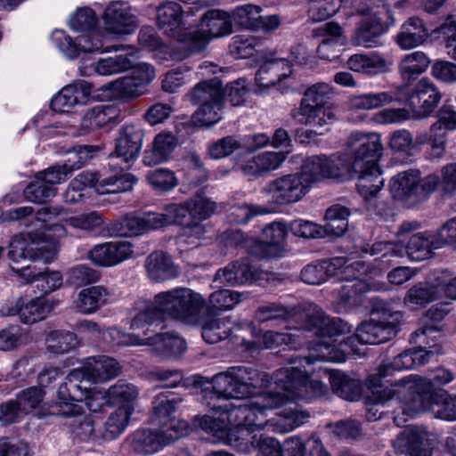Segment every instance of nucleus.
Here are the masks:
<instances>
[{
  "instance_id": "obj_23",
  "label": "nucleus",
  "mask_w": 456,
  "mask_h": 456,
  "mask_svg": "<svg viewBox=\"0 0 456 456\" xmlns=\"http://www.w3.org/2000/svg\"><path fill=\"white\" fill-rule=\"evenodd\" d=\"M103 29L108 34L126 35L133 33L138 27L136 15L132 8L123 1H114L108 4L102 15Z\"/></svg>"
},
{
  "instance_id": "obj_16",
  "label": "nucleus",
  "mask_w": 456,
  "mask_h": 456,
  "mask_svg": "<svg viewBox=\"0 0 456 456\" xmlns=\"http://www.w3.org/2000/svg\"><path fill=\"white\" fill-rule=\"evenodd\" d=\"M130 77H124L106 86L110 97L114 99L136 98L145 93L146 86L155 78V69L152 65L142 62L133 67Z\"/></svg>"
},
{
  "instance_id": "obj_53",
  "label": "nucleus",
  "mask_w": 456,
  "mask_h": 456,
  "mask_svg": "<svg viewBox=\"0 0 456 456\" xmlns=\"http://www.w3.org/2000/svg\"><path fill=\"white\" fill-rule=\"evenodd\" d=\"M418 177L419 172L411 169L395 175L389 183L394 200H403L417 195Z\"/></svg>"
},
{
  "instance_id": "obj_44",
  "label": "nucleus",
  "mask_w": 456,
  "mask_h": 456,
  "mask_svg": "<svg viewBox=\"0 0 456 456\" xmlns=\"http://www.w3.org/2000/svg\"><path fill=\"white\" fill-rule=\"evenodd\" d=\"M145 267L150 279L159 282L171 280L178 275L171 257L163 251H154L145 261Z\"/></svg>"
},
{
  "instance_id": "obj_7",
  "label": "nucleus",
  "mask_w": 456,
  "mask_h": 456,
  "mask_svg": "<svg viewBox=\"0 0 456 456\" xmlns=\"http://www.w3.org/2000/svg\"><path fill=\"white\" fill-rule=\"evenodd\" d=\"M98 18L89 7L77 8L70 14L69 28L82 35L74 40L64 30L55 29L51 36L53 45L67 58H77L81 53L101 51L103 35L96 28Z\"/></svg>"
},
{
  "instance_id": "obj_8",
  "label": "nucleus",
  "mask_w": 456,
  "mask_h": 456,
  "mask_svg": "<svg viewBox=\"0 0 456 456\" xmlns=\"http://www.w3.org/2000/svg\"><path fill=\"white\" fill-rule=\"evenodd\" d=\"M319 341L309 346V355L305 357L290 358V367L277 370L273 374V380L277 388L289 394V397L296 400L312 399L324 395L328 387L322 381L309 377L307 371L301 368L314 363L315 361L327 362L312 356L311 348Z\"/></svg>"
},
{
  "instance_id": "obj_26",
  "label": "nucleus",
  "mask_w": 456,
  "mask_h": 456,
  "mask_svg": "<svg viewBox=\"0 0 456 456\" xmlns=\"http://www.w3.org/2000/svg\"><path fill=\"white\" fill-rule=\"evenodd\" d=\"M288 232L281 223H272L263 230V240L254 243L251 253L258 258L281 257L285 251Z\"/></svg>"
},
{
  "instance_id": "obj_40",
  "label": "nucleus",
  "mask_w": 456,
  "mask_h": 456,
  "mask_svg": "<svg viewBox=\"0 0 456 456\" xmlns=\"http://www.w3.org/2000/svg\"><path fill=\"white\" fill-rule=\"evenodd\" d=\"M291 64L285 58H273L265 61L256 74L259 86L269 87L281 82L291 74Z\"/></svg>"
},
{
  "instance_id": "obj_21",
  "label": "nucleus",
  "mask_w": 456,
  "mask_h": 456,
  "mask_svg": "<svg viewBox=\"0 0 456 456\" xmlns=\"http://www.w3.org/2000/svg\"><path fill=\"white\" fill-rule=\"evenodd\" d=\"M340 280L346 281L339 289V300L344 305L350 306L359 304V297L369 291L368 283L361 276L367 273V267L361 262L356 261L346 264L339 271Z\"/></svg>"
},
{
  "instance_id": "obj_14",
  "label": "nucleus",
  "mask_w": 456,
  "mask_h": 456,
  "mask_svg": "<svg viewBox=\"0 0 456 456\" xmlns=\"http://www.w3.org/2000/svg\"><path fill=\"white\" fill-rule=\"evenodd\" d=\"M136 181L132 174L103 177L97 172L84 171L70 182L68 194H70L71 191L79 192L87 188L98 195L120 193L131 191Z\"/></svg>"
},
{
  "instance_id": "obj_38",
  "label": "nucleus",
  "mask_w": 456,
  "mask_h": 456,
  "mask_svg": "<svg viewBox=\"0 0 456 456\" xmlns=\"http://www.w3.org/2000/svg\"><path fill=\"white\" fill-rule=\"evenodd\" d=\"M81 370L84 372V379L101 383L117 377L120 371V365L114 358L99 355L90 358L85 369Z\"/></svg>"
},
{
  "instance_id": "obj_62",
  "label": "nucleus",
  "mask_w": 456,
  "mask_h": 456,
  "mask_svg": "<svg viewBox=\"0 0 456 456\" xmlns=\"http://www.w3.org/2000/svg\"><path fill=\"white\" fill-rule=\"evenodd\" d=\"M133 67V62L127 54L100 59L91 69L101 76H111L124 72Z\"/></svg>"
},
{
  "instance_id": "obj_27",
  "label": "nucleus",
  "mask_w": 456,
  "mask_h": 456,
  "mask_svg": "<svg viewBox=\"0 0 456 456\" xmlns=\"http://www.w3.org/2000/svg\"><path fill=\"white\" fill-rule=\"evenodd\" d=\"M450 312L449 305L437 304L430 307L423 315L420 321V327L416 330L411 338L414 344L429 345L439 343L440 328L438 324Z\"/></svg>"
},
{
  "instance_id": "obj_2",
  "label": "nucleus",
  "mask_w": 456,
  "mask_h": 456,
  "mask_svg": "<svg viewBox=\"0 0 456 456\" xmlns=\"http://www.w3.org/2000/svg\"><path fill=\"white\" fill-rule=\"evenodd\" d=\"M33 212L36 215L31 217V224L27 226V230L14 236L9 244L8 256L15 263L26 259L52 262L57 256L60 240L67 235L63 224H47L53 213L45 207L37 209L31 207L10 209L5 213V219L20 220Z\"/></svg>"
},
{
  "instance_id": "obj_30",
  "label": "nucleus",
  "mask_w": 456,
  "mask_h": 456,
  "mask_svg": "<svg viewBox=\"0 0 456 456\" xmlns=\"http://www.w3.org/2000/svg\"><path fill=\"white\" fill-rule=\"evenodd\" d=\"M115 299L114 289L103 285H94L82 289L73 301L77 312L89 315Z\"/></svg>"
},
{
  "instance_id": "obj_58",
  "label": "nucleus",
  "mask_w": 456,
  "mask_h": 456,
  "mask_svg": "<svg viewBox=\"0 0 456 456\" xmlns=\"http://www.w3.org/2000/svg\"><path fill=\"white\" fill-rule=\"evenodd\" d=\"M356 247L365 254L380 255V258L387 263H390L394 257L404 256V246L400 241L383 240L376 241L371 245L366 242Z\"/></svg>"
},
{
  "instance_id": "obj_47",
  "label": "nucleus",
  "mask_w": 456,
  "mask_h": 456,
  "mask_svg": "<svg viewBox=\"0 0 456 456\" xmlns=\"http://www.w3.org/2000/svg\"><path fill=\"white\" fill-rule=\"evenodd\" d=\"M347 67L358 73L375 76L387 72L389 69V62L381 55L371 54H354L347 60Z\"/></svg>"
},
{
  "instance_id": "obj_55",
  "label": "nucleus",
  "mask_w": 456,
  "mask_h": 456,
  "mask_svg": "<svg viewBox=\"0 0 456 456\" xmlns=\"http://www.w3.org/2000/svg\"><path fill=\"white\" fill-rule=\"evenodd\" d=\"M57 305V302L46 298H37L27 303L22 299L20 319L23 323L31 324L47 317Z\"/></svg>"
},
{
  "instance_id": "obj_34",
  "label": "nucleus",
  "mask_w": 456,
  "mask_h": 456,
  "mask_svg": "<svg viewBox=\"0 0 456 456\" xmlns=\"http://www.w3.org/2000/svg\"><path fill=\"white\" fill-rule=\"evenodd\" d=\"M191 214L188 224H178L183 226V236L188 239V243H192V239L203 238L206 231L200 221L209 217L215 210V201H183Z\"/></svg>"
},
{
  "instance_id": "obj_46",
  "label": "nucleus",
  "mask_w": 456,
  "mask_h": 456,
  "mask_svg": "<svg viewBox=\"0 0 456 456\" xmlns=\"http://www.w3.org/2000/svg\"><path fill=\"white\" fill-rule=\"evenodd\" d=\"M387 28L381 21H372L370 18H363L354 33L353 44L365 48L377 47L381 45L380 37Z\"/></svg>"
},
{
  "instance_id": "obj_36",
  "label": "nucleus",
  "mask_w": 456,
  "mask_h": 456,
  "mask_svg": "<svg viewBox=\"0 0 456 456\" xmlns=\"http://www.w3.org/2000/svg\"><path fill=\"white\" fill-rule=\"evenodd\" d=\"M183 203V201H179L169 204L165 213L144 214L146 231L159 229L173 224H188L191 214Z\"/></svg>"
},
{
  "instance_id": "obj_31",
  "label": "nucleus",
  "mask_w": 456,
  "mask_h": 456,
  "mask_svg": "<svg viewBox=\"0 0 456 456\" xmlns=\"http://www.w3.org/2000/svg\"><path fill=\"white\" fill-rule=\"evenodd\" d=\"M177 436L178 433L175 432L166 434L159 429L156 432L149 429H139L129 436L128 443L136 453L150 455L177 441Z\"/></svg>"
},
{
  "instance_id": "obj_15",
  "label": "nucleus",
  "mask_w": 456,
  "mask_h": 456,
  "mask_svg": "<svg viewBox=\"0 0 456 456\" xmlns=\"http://www.w3.org/2000/svg\"><path fill=\"white\" fill-rule=\"evenodd\" d=\"M438 436L424 426H412L402 431L394 441L395 449L408 456H432Z\"/></svg>"
},
{
  "instance_id": "obj_41",
  "label": "nucleus",
  "mask_w": 456,
  "mask_h": 456,
  "mask_svg": "<svg viewBox=\"0 0 456 456\" xmlns=\"http://www.w3.org/2000/svg\"><path fill=\"white\" fill-rule=\"evenodd\" d=\"M428 29L419 17H410L401 28L396 36V43L404 50L415 48L422 45L428 38Z\"/></svg>"
},
{
  "instance_id": "obj_11",
  "label": "nucleus",
  "mask_w": 456,
  "mask_h": 456,
  "mask_svg": "<svg viewBox=\"0 0 456 456\" xmlns=\"http://www.w3.org/2000/svg\"><path fill=\"white\" fill-rule=\"evenodd\" d=\"M191 101L200 107L192 116L200 126L216 124L222 118L224 98L222 82L217 78L198 83L190 93Z\"/></svg>"
},
{
  "instance_id": "obj_45",
  "label": "nucleus",
  "mask_w": 456,
  "mask_h": 456,
  "mask_svg": "<svg viewBox=\"0 0 456 456\" xmlns=\"http://www.w3.org/2000/svg\"><path fill=\"white\" fill-rule=\"evenodd\" d=\"M442 297L440 285L435 281V270L428 276V283H418L406 293L403 302L410 306H424Z\"/></svg>"
},
{
  "instance_id": "obj_9",
  "label": "nucleus",
  "mask_w": 456,
  "mask_h": 456,
  "mask_svg": "<svg viewBox=\"0 0 456 456\" xmlns=\"http://www.w3.org/2000/svg\"><path fill=\"white\" fill-rule=\"evenodd\" d=\"M334 94L331 85L319 82L309 86L304 93L299 108L292 111V116L301 124L313 127H324L336 119L330 96Z\"/></svg>"
},
{
  "instance_id": "obj_48",
  "label": "nucleus",
  "mask_w": 456,
  "mask_h": 456,
  "mask_svg": "<svg viewBox=\"0 0 456 456\" xmlns=\"http://www.w3.org/2000/svg\"><path fill=\"white\" fill-rule=\"evenodd\" d=\"M118 110L113 105H97L89 110L82 118L81 134H86L115 120Z\"/></svg>"
},
{
  "instance_id": "obj_57",
  "label": "nucleus",
  "mask_w": 456,
  "mask_h": 456,
  "mask_svg": "<svg viewBox=\"0 0 456 456\" xmlns=\"http://www.w3.org/2000/svg\"><path fill=\"white\" fill-rule=\"evenodd\" d=\"M395 97L389 92L367 93L351 95L348 106L355 110H371L391 103Z\"/></svg>"
},
{
  "instance_id": "obj_3",
  "label": "nucleus",
  "mask_w": 456,
  "mask_h": 456,
  "mask_svg": "<svg viewBox=\"0 0 456 456\" xmlns=\"http://www.w3.org/2000/svg\"><path fill=\"white\" fill-rule=\"evenodd\" d=\"M205 305V298L186 287L160 292L155 296L153 302L140 299L135 303L137 313L131 322V329H143L161 322L165 314L186 325H196L200 321Z\"/></svg>"
},
{
  "instance_id": "obj_28",
  "label": "nucleus",
  "mask_w": 456,
  "mask_h": 456,
  "mask_svg": "<svg viewBox=\"0 0 456 456\" xmlns=\"http://www.w3.org/2000/svg\"><path fill=\"white\" fill-rule=\"evenodd\" d=\"M267 273L251 265L247 261H236L229 264L216 273V281L230 286L248 285L264 281Z\"/></svg>"
},
{
  "instance_id": "obj_13",
  "label": "nucleus",
  "mask_w": 456,
  "mask_h": 456,
  "mask_svg": "<svg viewBox=\"0 0 456 456\" xmlns=\"http://www.w3.org/2000/svg\"><path fill=\"white\" fill-rule=\"evenodd\" d=\"M232 32V17L221 10H209L200 20L198 29L189 34L184 58L202 52L213 38L228 36Z\"/></svg>"
},
{
  "instance_id": "obj_60",
  "label": "nucleus",
  "mask_w": 456,
  "mask_h": 456,
  "mask_svg": "<svg viewBox=\"0 0 456 456\" xmlns=\"http://www.w3.org/2000/svg\"><path fill=\"white\" fill-rule=\"evenodd\" d=\"M262 430H250L252 438V445L248 451H240L248 453L253 449H257L256 456H284L283 448L281 443L274 437L257 435Z\"/></svg>"
},
{
  "instance_id": "obj_51",
  "label": "nucleus",
  "mask_w": 456,
  "mask_h": 456,
  "mask_svg": "<svg viewBox=\"0 0 456 456\" xmlns=\"http://www.w3.org/2000/svg\"><path fill=\"white\" fill-rule=\"evenodd\" d=\"M67 223L73 228L80 229L97 236L105 237L112 235L110 228L105 224L103 216L97 211L71 216L67 219Z\"/></svg>"
},
{
  "instance_id": "obj_37",
  "label": "nucleus",
  "mask_w": 456,
  "mask_h": 456,
  "mask_svg": "<svg viewBox=\"0 0 456 456\" xmlns=\"http://www.w3.org/2000/svg\"><path fill=\"white\" fill-rule=\"evenodd\" d=\"M347 260L344 256H337L322 260L316 265H308L301 271V280L309 285H321L329 277L339 274Z\"/></svg>"
},
{
  "instance_id": "obj_19",
  "label": "nucleus",
  "mask_w": 456,
  "mask_h": 456,
  "mask_svg": "<svg viewBox=\"0 0 456 456\" xmlns=\"http://www.w3.org/2000/svg\"><path fill=\"white\" fill-rule=\"evenodd\" d=\"M193 13L192 8L184 11L175 2H167L157 10V22L160 29L167 36L177 39L186 50L191 30H188V21L185 15Z\"/></svg>"
},
{
  "instance_id": "obj_1",
  "label": "nucleus",
  "mask_w": 456,
  "mask_h": 456,
  "mask_svg": "<svg viewBox=\"0 0 456 456\" xmlns=\"http://www.w3.org/2000/svg\"><path fill=\"white\" fill-rule=\"evenodd\" d=\"M261 373L251 366L236 365L218 372L212 378V389L204 391V400L217 418L204 415L195 419V425L213 437V442L226 441L238 451H248L252 445L250 430L246 421L239 419L238 410L251 408V403L233 405L230 399L252 397L262 386Z\"/></svg>"
},
{
  "instance_id": "obj_59",
  "label": "nucleus",
  "mask_w": 456,
  "mask_h": 456,
  "mask_svg": "<svg viewBox=\"0 0 456 456\" xmlns=\"http://www.w3.org/2000/svg\"><path fill=\"white\" fill-rule=\"evenodd\" d=\"M75 333L69 330H52L45 338L46 350L54 354H65L77 346Z\"/></svg>"
},
{
  "instance_id": "obj_22",
  "label": "nucleus",
  "mask_w": 456,
  "mask_h": 456,
  "mask_svg": "<svg viewBox=\"0 0 456 456\" xmlns=\"http://www.w3.org/2000/svg\"><path fill=\"white\" fill-rule=\"evenodd\" d=\"M142 144V132L134 125H127L123 128L120 136L117 140L115 152L110 155V167L118 169V159L126 164L120 167L121 170L128 168L130 163L134 161L141 151Z\"/></svg>"
},
{
  "instance_id": "obj_35",
  "label": "nucleus",
  "mask_w": 456,
  "mask_h": 456,
  "mask_svg": "<svg viewBox=\"0 0 456 456\" xmlns=\"http://www.w3.org/2000/svg\"><path fill=\"white\" fill-rule=\"evenodd\" d=\"M91 94V86L79 82L64 86L51 101V108L56 112H68L74 106L86 104Z\"/></svg>"
},
{
  "instance_id": "obj_18",
  "label": "nucleus",
  "mask_w": 456,
  "mask_h": 456,
  "mask_svg": "<svg viewBox=\"0 0 456 456\" xmlns=\"http://www.w3.org/2000/svg\"><path fill=\"white\" fill-rule=\"evenodd\" d=\"M417 390L419 391L418 398L423 403V406L419 409V412L426 411L436 405L437 409L434 410L436 418L453 421L456 419V395L451 396L445 390H436L430 379L418 378Z\"/></svg>"
},
{
  "instance_id": "obj_64",
  "label": "nucleus",
  "mask_w": 456,
  "mask_h": 456,
  "mask_svg": "<svg viewBox=\"0 0 456 456\" xmlns=\"http://www.w3.org/2000/svg\"><path fill=\"white\" fill-rule=\"evenodd\" d=\"M45 392L42 387H30L23 389L16 395L17 403L25 414L40 410L44 404Z\"/></svg>"
},
{
  "instance_id": "obj_43",
  "label": "nucleus",
  "mask_w": 456,
  "mask_h": 456,
  "mask_svg": "<svg viewBox=\"0 0 456 456\" xmlns=\"http://www.w3.org/2000/svg\"><path fill=\"white\" fill-rule=\"evenodd\" d=\"M152 346L153 351L163 358L178 356L186 350L185 340L173 333H158L146 336V344Z\"/></svg>"
},
{
  "instance_id": "obj_5",
  "label": "nucleus",
  "mask_w": 456,
  "mask_h": 456,
  "mask_svg": "<svg viewBox=\"0 0 456 456\" xmlns=\"http://www.w3.org/2000/svg\"><path fill=\"white\" fill-rule=\"evenodd\" d=\"M370 133L353 132L347 137L344 152L327 156H312L303 163V176L309 183L335 179L346 181L354 176V170H361L368 155L362 154Z\"/></svg>"
},
{
  "instance_id": "obj_10",
  "label": "nucleus",
  "mask_w": 456,
  "mask_h": 456,
  "mask_svg": "<svg viewBox=\"0 0 456 456\" xmlns=\"http://www.w3.org/2000/svg\"><path fill=\"white\" fill-rule=\"evenodd\" d=\"M418 379L411 380L402 379L389 387L374 386L367 400L371 404H384L390 400L396 399L400 403L402 416L397 414L394 421L402 426L409 419L419 413L423 406L422 399L418 398Z\"/></svg>"
},
{
  "instance_id": "obj_32",
  "label": "nucleus",
  "mask_w": 456,
  "mask_h": 456,
  "mask_svg": "<svg viewBox=\"0 0 456 456\" xmlns=\"http://www.w3.org/2000/svg\"><path fill=\"white\" fill-rule=\"evenodd\" d=\"M309 179L301 175H288L272 181L267 191L272 198L301 200L309 191Z\"/></svg>"
},
{
  "instance_id": "obj_61",
  "label": "nucleus",
  "mask_w": 456,
  "mask_h": 456,
  "mask_svg": "<svg viewBox=\"0 0 456 456\" xmlns=\"http://www.w3.org/2000/svg\"><path fill=\"white\" fill-rule=\"evenodd\" d=\"M358 12L364 15V18H370L372 21H381L387 27L395 23L393 12L384 0H368L366 7H359Z\"/></svg>"
},
{
  "instance_id": "obj_33",
  "label": "nucleus",
  "mask_w": 456,
  "mask_h": 456,
  "mask_svg": "<svg viewBox=\"0 0 456 456\" xmlns=\"http://www.w3.org/2000/svg\"><path fill=\"white\" fill-rule=\"evenodd\" d=\"M416 345L417 349L407 350L396 355L391 362L390 368L395 370L413 369L426 364L434 355L443 354L440 343Z\"/></svg>"
},
{
  "instance_id": "obj_20",
  "label": "nucleus",
  "mask_w": 456,
  "mask_h": 456,
  "mask_svg": "<svg viewBox=\"0 0 456 456\" xmlns=\"http://www.w3.org/2000/svg\"><path fill=\"white\" fill-rule=\"evenodd\" d=\"M152 422L159 427V430L166 434L178 433L177 440L188 433L187 421L176 418L174 414L177 402L167 395L160 394L153 400Z\"/></svg>"
},
{
  "instance_id": "obj_17",
  "label": "nucleus",
  "mask_w": 456,
  "mask_h": 456,
  "mask_svg": "<svg viewBox=\"0 0 456 456\" xmlns=\"http://www.w3.org/2000/svg\"><path fill=\"white\" fill-rule=\"evenodd\" d=\"M72 173L66 161L62 165H54L40 171L25 188L24 197L26 200L53 198L57 194L56 185L65 182Z\"/></svg>"
},
{
  "instance_id": "obj_12",
  "label": "nucleus",
  "mask_w": 456,
  "mask_h": 456,
  "mask_svg": "<svg viewBox=\"0 0 456 456\" xmlns=\"http://www.w3.org/2000/svg\"><path fill=\"white\" fill-rule=\"evenodd\" d=\"M383 146L380 135L370 133V137L362 154L367 156L361 170H354V175L358 176L357 190L361 197L365 200L377 197L384 185L382 172L379 161L382 156Z\"/></svg>"
},
{
  "instance_id": "obj_56",
  "label": "nucleus",
  "mask_w": 456,
  "mask_h": 456,
  "mask_svg": "<svg viewBox=\"0 0 456 456\" xmlns=\"http://www.w3.org/2000/svg\"><path fill=\"white\" fill-rule=\"evenodd\" d=\"M430 63L429 58L421 51L406 54L399 63V71L403 81L415 80L425 72Z\"/></svg>"
},
{
  "instance_id": "obj_42",
  "label": "nucleus",
  "mask_w": 456,
  "mask_h": 456,
  "mask_svg": "<svg viewBox=\"0 0 456 456\" xmlns=\"http://www.w3.org/2000/svg\"><path fill=\"white\" fill-rule=\"evenodd\" d=\"M195 326L201 328V336L208 344H216L229 338L232 331V322L228 318H221L213 314H202Z\"/></svg>"
},
{
  "instance_id": "obj_4",
  "label": "nucleus",
  "mask_w": 456,
  "mask_h": 456,
  "mask_svg": "<svg viewBox=\"0 0 456 456\" xmlns=\"http://www.w3.org/2000/svg\"><path fill=\"white\" fill-rule=\"evenodd\" d=\"M251 408H244L237 411L235 418L246 421V425L255 430H267L273 433L284 434L291 432L306 423L311 418L308 411L295 408L285 409L267 419V411L280 408L289 401H295L289 397V394L283 392H263L252 396Z\"/></svg>"
},
{
  "instance_id": "obj_52",
  "label": "nucleus",
  "mask_w": 456,
  "mask_h": 456,
  "mask_svg": "<svg viewBox=\"0 0 456 456\" xmlns=\"http://www.w3.org/2000/svg\"><path fill=\"white\" fill-rule=\"evenodd\" d=\"M138 396L135 386L124 380H118L115 385L107 389V393L98 394L101 403H117L120 405L134 406V402Z\"/></svg>"
},
{
  "instance_id": "obj_25",
  "label": "nucleus",
  "mask_w": 456,
  "mask_h": 456,
  "mask_svg": "<svg viewBox=\"0 0 456 456\" xmlns=\"http://www.w3.org/2000/svg\"><path fill=\"white\" fill-rule=\"evenodd\" d=\"M84 379L81 370H73L57 390L60 401V414L63 416H76L82 413V407L76 403L84 399V388L77 381Z\"/></svg>"
},
{
  "instance_id": "obj_6",
  "label": "nucleus",
  "mask_w": 456,
  "mask_h": 456,
  "mask_svg": "<svg viewBox=\"0 0 456 456\" xmlns=\"http://www.w3.org/2000/svg\"><path fill=\"white\" fill-rule=\"evenodd\" d=\"M389 318L391 320L384 318L362 322L354 335L347 337L338 346L319 341L311 348L312 356L333 362H344L347 354L356 352V342L370 345L385 343L396 336L402 314L395 312Z\"/></svg>"
},
{
  "instance_id": "obj_63",
  "label": "nucleus",
  "mask_w": 456,
  "mask_h": 456,
  "mask_svg": "<svg viewBox=\"0 0 456 456\" xmlns=\"http://www.w3.org/2000/svg\"><path fill=\"white\" fill-rule=\"evenodd\" d=\"M261 12L262 8L259 5H240L233 10L232 20L242 28L257 30Z\"/></svg>"
},
{
  "instance_id": "obj_54",
  "label": "nucleus",
  "mask_w": 456,
  "mask_h": 456,
  "mask_svg": "<svg viewBox=\"0 0 456 456\" xmlns=\"http://www.w3.org/2000/svg\"><path fill=\"white\" fill-rule=\"evenodd\" d=\"M134 411V406L119 405L110 414L105 422L103 438L114 440L118 437L128 427L130 418Z\"/></svg>"
},
{
  "instance_id": "obj_29",
  "label": "nucleus",
  "mask_w": 456,
  "mask_h": 456,
  "mask_svg": "<svg viewBox=\"0 0 456 456\" xmlns=\"http://www.w3.org/2000/svg\"><path fill=\"white\" fill-rule=\"evenodd\" d=\"M441 94L428 78L420 79L416 85L414 93L408 98L395 97V100L405 102L418 116L429 115L440 102Z\"/></svg>"
},
{
  "instance_id": "obj_39",
  "label": "nucleus",
  "mask_w": 456,
  "mask_h": 456,
  "mask_svg": "<svg viewBox=\"0 0 456 456\" xmlns=\"http://www.w3.org/2000/svg\"><path fill=\"white\" fill-rule=\"evenodd\" d=\"M285 159L283 152L264 151L242 161L240 167L244 175L256 177L277 169Z\"/></svg>"
},
{
  "instance_id": "obj_24",
  "label": "nucleus",
  "mask_w": 456,
  "mask_h": 456,
  "mask_svg": "<svg viewBox=\"0 0 456 456\" xmlns=\"http://www.w3.org/2000/svg\"><path fill=\"white\" fill-rule=\"evenodd\" d=\"M134 247L127 240H114L94 246L87 254L88 259L98 266H115L130 258Z\"/></svg>"
},
{
  "instance_id": "obj_49",
  "label": "nucleus",
  "mask_w": 456,
  "mask_h": 456,
  "mask_svg": "<svg viewBox=\"0 0 456 456\" xmlns=\"http://www.w3.org/2000/svg\"><path fill=\"white\" fill-rule=\"evenodd\" d=\"M177 142V138L169 132L158 134L153 141L152 150L145 152L143 162L148 166H154L168 160Z\"/></svg>"
},
{
  "instance_id": "obj_50",
  "label": "nucleus",
  "mask_w": 456,
  "mask_h": 456,
  "mask_svg": "<svg viewBox=\"0 0 456 456\" xmlns=\"http://www.w3.org/2000/svg\"><path fill=\"white\" fill-rule=\"evenodd\" d=\"M435 238L428 232H417L413 234L404 246V255L410 260L419 262L430 258L433 256Z\"/></svg>"
}]
</instances>
